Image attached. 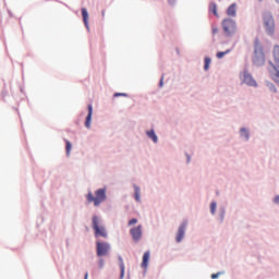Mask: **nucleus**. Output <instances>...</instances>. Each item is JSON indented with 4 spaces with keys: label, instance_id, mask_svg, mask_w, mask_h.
Masks as SVG:
<instances>
[{
    "label": "nucleus",
    "instance_id": "f257e3e1",
    "mask_svg": "<svg viewBox=\"0 0 279 279\" xmlns=\"http://www.w3.org/2000/svg\"><path fill=\"white\" fill-rule=\"evenodd\" d=\"M272 57L275 60V63L269 61V65L271 69H269V76L270 78L276 82V84H279V46L276 45L272 49Z\"/></svg>",
    "mask_w": 279,
    "mask_h": 279
},
{
    "label": "nucleus",
    "instance_id": "f03ea898",
    "mask_svg": "<svg viewBox=\"0 0 279 279\" xmlns=\"http://www.w3.org/2000/svg\"><path fill=\"white\" fill-rule=\"evenodd\" d=\"M92 228L94 230L96 239H99V236H101L102 239H108V231H106V227L101 225V218H99L98 216H93Z\"/></svg>",
    "mask_w": 279,
    "mask_h": 279
},
{
    "label": "nucleus",
    "instance_id": "7ed1b4c3",
    "mask_svg": "<svg viewBox=\"0 0 279 279\" xmlns=\"http://www.w3.org/2000/svg\"><path fill=\"white\" fill-rule=\"evenodd\" d=\"M95 195L93 193L87 194V202L94 203V206H99L106 202V189H99L95 192Z\"/></svg>",
    "mask_w": 279,
    "mask_h": 279
},
{
    "label": "nucleus",
    "instance_id": "20e7f679",
    "mask_svg": "<svg viewBox=\"0 0 279 279\" xmlns=\"http://www.w3.org/2000/svg\"><path fill=\"white\" fill-rule=\"evenodd\" d=\"M264 27L269 36H274V33L276 32V21H274V15H271V13L264 14Z\"/></svg>",
    "mask_w": 279,
    "mask_h": 279
},
{
    "label": "nucleus",
    "instance_id": "39448f33",
    "mask_svg": "<svg viewBox=\"0 0 279 279\" xmlns=\"http://www.w3.org/2000/svg\"><path fill=\"white\" fill-rule=\"evenodd\" d=\"M222 29L226 36H232L236 32V22L232 19H226L222 21Z\"/></svg>",
    "mask_w": 279,
    "mask_h": 279
},
{
    "label": "nucleus",
    "instance_id": "423d86ee",
    "mask_svg": "<svg viewBox=\"0 0 279 279\" xmlns=\"http://www.w3.org/2000/svg\"><path fill=\"white\" fill-rule=\"evenodd\" d=\"M96 250H97V256H107L108 252H110V244L106 242H97Z\"/></svg>",
    "mask_w": 279,
    "mask_h": 279
},
{
    "label": "nucleus",
    "instance_id": "0eeeda50",
    "mask_svg": "<svg viewBox=\"0 0 279 279\" xmlns=\"http://www.w3.org/2000/svg\"><path fill=\"white\" fill-rule=\"evenodd\" d=\"M130 234L135 243H138L143 236V227L140 225L130 230Z\"/></svg>",
    "mask_w": 279,
    "mask_h": 279
},
{
    "label": "nucleus",
    "instance_id": "6e6552de",
    "mask_svg": "<svg viewBox=\"0 0 279 279\" xmlns=\"http://www.w3.org/2000/svg\"><path fill=\"white\" fill-rule=\"evenodd\" d=\"M243 83L246 84L247 86H254V87L258 86L254 77H252V74H250L248 72H244Z\"/></svg>",
    "mask_w": 279,
    "mask_h": 279
},
{
    "label": "nucleus",
    "instance_id": "1a4fd4ad",
    "mask_svg": "<svg viewBox=\"0 0 279 279\" xmlns=\"http://www.w3.org/2000/svg\"><path fill=\"white\" fill-rule=\"evenodd\" d=\"M184 232H186V222H183L178 230L177 233V243L182 242V239H184Z\"/></svg>",
    "mask_w": 279,
    "mask_h": 279
},
{
    "label": "nucleus",
    "instance_id": "9d476101",
    "mask_svg": "<svg viewBox=\"0 0 279 279\" xmlns=\"http://www.w3.org/2000/svg\"><path fill=\"white\" fill-rule=\"evenodd\" d=\"M93 121V105H88V114L85 120V128L90 130V123Z\"/></svg>",
    "mask_w": 279,
    "mask_h": 279
},
{
    "label": "nucleus",
    "instance_id": "9b49d317",
    "mask_svg": "<svg viewBox=\"0 0 279 279\" xmlns=\"http://www.w3.org/2000/svg\"><path fill=\"white\" fill-rule=\"evenodd\" d=\"M119 265H120V279H123L125 276V264L123 263V257H118Z\"/></svg>",
    "mask_w": 279,
    "mask_h": 279
},
{
    "label": "nucleus",
    "instance_id": "f8f14e48",
    "mask_svg": "<svg viewBox=\"0 0 279 279\" xmlns=\"http://www.w3.org/2000/svg\"><path fill=\"white\" fill-rule=\"evenodd\" d=\"M148 265H149V251L145 252L143 255L142 267L144 269H147Z\"/></svg>",
    "mask_w": 279,
    "mask_h": 279
},
{
    "label": "nucleus",
    "instance_id": "ddd939ff",
    "mask_svg": "<svg viewBox=\"0 0 279 279\" xmlns=\"http://www.w3.org/2000/svg\"><path fill=\"white\" fill-rule=\"evenodd\" d=\"M228 16H236V4H231L227 10Z\"/></svg>",
    "mask_w": 279,
    "mask_h": 279
},
{
    "label": "nucleus",
    "instance_id": "4468645a",
    "mask_svg": "<svg viewBox=\"0 0 279 279\" xmlns=\"http://www.w3.org/2000/svg\"><path fill=\"white\" fill-rule=\"evenodd\" d=\"M83 22L86 27H88V11L86 9H82Z\"/></svg>",
    "mask_w": 279,
    "mask_h": 279
},
{
    "label": "nucleus",
    "instance_id": "2eb2a0df",
    "mask_svg": "<svg viewBox=\"0 0 279 279\" xmlns=\"http://www.w3.org/2000/svg\"><path fill=\"white\" fill-rule=\"evenodd\" d=\"M147 136L151 138L155 143H158V136L156 135V132L154 130L146 132Z\"/></svg>",
    "mask_w": 279,
    "mask_h": 279
},
{
    "label": "nucleus",
    "instance_id": "dca6fc26",
    "mask_svg": "<svg viewBox=\"0 0 279 279\" xmlns=\"http://www.w3.org/2000/svg\"><path fill=\"white\" fill-rule=\"evenodd\" d=\"M209 12H213L214 16H219V13L217 12V4L215 2L209 4Z\"/></svg>",
    "mask_w": 279,
    "mask_h": 279
},
{
    "label": "nucleus",
    "instance_id": "f3484780",
    "mask_svg": "<svg viewBox=\"0 0 279 279\" xmlns=\"http://www.w3.org/2000/svg\"><path fill=\"white\" fill-rule=\"evenodd\" d=\"M72 145L71 142H69V140H65V151H66V156H71V149H72Z\"/></svg>",
    "mask_w": 279,
    "mask_h": 279
},
{
    "label": "nucleus",
    "instance_id": "a211bd4d",
    "mask_svg": "<svg viewBox=\"0 0 279 279\" xmlns=\"http://www.w3.org/2000/svg\"><path fill=\"white\" fill-rule=\"evenodd\" d=\"M230 49L226 50V51H219L217 52L216 57L218 58V60H221V58H223L225 56H228V53H230Z\"/></svg>",
    "mask_w": 279,
    "mask_h": 279
},
{
    "label": "nucleus",
    "instance_id": "6ab92c4d",
    "mask_svg": "<svg viewBox=\"0 0 279 279\" xmlns=\"http://www.w3.org/2000/svg\"><path fill=\"white\" fill-rule=\"evenodd\" d=\"M135 199L141 202V189L138 186H135Z\"/></svg>",
    "mask_w": 279,
    "mask_h": 279
},
{
    "label": "nucleus",
    "instance_id": "aec40b11",
    "mask_svg": "<svg viewBox=\"0 0 279 279\" xmlns=\"http://www.w3.org/2000/svg\"><path fill=\"white\" fill-rule=\"evenodd\" d=\"M241 136H244L246 141L250 138V132H247V129H241Z\"/></svg>",
    "mask_w": 279,
    "mask_h": 279
},
{
    "label": "nucleus",
    "instance_id": "412c9836",
    "mask_svg": "<svg viewBox=\"0 0 279 279\" xmlns=\"http://www.w3.org/2000/svg\"><path fill=\"white\" fill-rule=\"evenodd\" d=\"M210 58L206 57L205 58V65H204V69L205 71H208V69H210Z\"/></svg>",
    "mask_w": 279,
    "mask_h": 279
},
{
    "label": "nucleus",
    "instance_id": "4be33fe9",
    "mask_svg": "<svg viewBox=\"0 0 279 279\" xmlns=\"http://www.w3.org/2000/svg\"><path fill=\"white\" fill-rule=\"evenodd\" d=\"M210 210H211V215H215V213L217 210V203H211L210 204Z\"/></svg>",
    "mask_w": 279,
    "mask_h": 279
},
{
    "label": "nucleus",
    "instance_id": "5701e85b",
    "mask_svg": "<svg viewBox=\"0 0 279 279\" xmlns=\"http://www.w3.org/2000/svg\"><path fill=\"white\" fill-rule=\"evenodd\" d=\"M136 223H138V219L133 218L129 221V226H136Z\"/></svg>",
    "mask_w": 279,
    "mask_h": 279
},
{
    "label": "nucleus",
    "instance_id": "b1692460",
    "mask_svg": "<svg viewBox=\"0 0 279 279\" xmlns=\"http://www.w3.org/2000/svg\"><path fill=\"white\" fill-rule=\"evenodd\" d=\"M113 96H114V97H128V94H124V93H116Z\"/></svg>",
    "mask_w": 279,
    "mask_h": 279
},
{
    "label": "nucleus",
    "instance_id": "393cba45",
    "mask_svg": "<svg viewBox=\"0 0 279 279\" xmlns=\"http://www.w3.org/2000/svg\"><path fill=\"white\" fill-rule=\"evenodd\" d=\"M98 265H99V268H100V269H104V265H105L104 259H100V260L98 262Z\"/></svg>",
    "mask_w": 279,
    "mask_h": 279
},
{
    "label": "nucleus",
    "instance_id": "a878e982",
    "mask_svg": "<svg viewBox=\"0 0 279 279\" xmlns=\"http://www.w3.org/2000/svg\"><path fill=\"white\" fill-rule=\"evenodd\" d=\"M211 278H213V279H217V278H219V272H217V274H213V275H211Z\"/></svg>",
    "mask_w": 279,
    "mask_h": 279
},
{
    "label": "nucleus",
    "instance_id": "bb28decb",
    "mask_svg": "<svg viewBox=\"0 0 279 279\" xmlns=\"http://www.w3.org/2000/svg\"><path fill=\"white\" fill-rule=\"evenodd\" d=\"M162 82H165V76H162V77L160 78L159 86H162Z\"/></svg>",
    "mask_w": 279,
    "mask_h": 279
},
{
    "label": "nucleus",
    "instance_id": "cd10ccee",
    "mask_svg": "<svg viewBox=\"0 0 279 279\" xmlns=\"http://www.w3.org/2000/svg\"><path fill=\"white\" fill-rule=\"evenodd\" d=\"M162 82H165V76H162V77L160 78L159 86H162Z\"/></svg>",
    "mask_w": 279,
    "mask_h": 279
},
{
    "label": "nucleus",
    "instance_id": "c85d7f7f",
    "mask_svg": "<svg viewBox=\"0 0 279 279\" xmlns=\"http://www.w3.org/2000/svg\"><path fill=\"white\" fill-rule=\"evenodd\" d=\"M275 204H279V196L275 197Z\"/></svg>",
    "mask_w": 279,
    "mask_h": 279
},
{
    "label": "nucleus",
    "instance_id": "c756f323",
    "mask_svg": "<svg viewBox=\"0 0 279 279\" xmlns=\"http://www.w3.org/2000/svg\"><path fill=\"white\" fill-rule=\"evenodd\" d=\"M219 32L218 28H213V34H217Z\"/></svg>",
    "mask_w": 279,
    "mask_h": 279
},
{
    "label": "nucleus",
    "instance_id": "7c9ffc66",
    "mask_svg": "<svg viewBox=\"0 0 279 279\" xmlns=\"http://www.w3.org/2000/svg\"><path fill=\"white\" fill-rule=\"evenodd\" d=\"M84 279H88V272L85 274Z\"/></svg>",
    "mask_w": 279,
    "mask_h": 279
},
{
    "label": "nucleus",
    "instance_id": "2f4dec72",
    "mask_svg": "<svg viewBox=\"0 0 279 279\" xmlns=\"http://www.w3.org/2000/svg\"><path fill=\"white\" fill-rule=\"evenodd\" d=\"M170 3H173L174 0H168Z\"/></svg>",
    "mask_w": 279,
    "mask_h": 279
},
{
    "label": "nucleus",
    "instance_id": "473e14b6",
    "mask_svg": "<svg viewBox=\"0 0 279 279\" xmlns=\"http://www.w3.org/2000/svg\"><path fill=\"white\" fill-rule=\"evenodd\" d=\"M105 15H106V12L102 11V16H105Z\"/></svg>",
    "mask_w": 279,
    "mask_h": 279
}]
</instances>
